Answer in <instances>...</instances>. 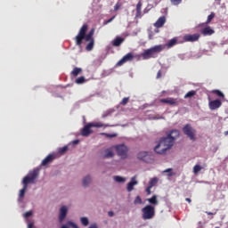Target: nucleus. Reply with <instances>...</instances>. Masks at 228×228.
I'll list each match as a JSON object with an SVG mask.
<instances>
[{"mask_svg": "<svg viewBox=\"0 0 228 228\" xmlns=\"http://www.w3.org/2000/svg\"><path fill=\"white\" fill-rule=\"evenodd\" d=\"M87 31L88 25L84 24L79 29L78 34L75 37L76 45L81 47V45H83V40H86V42L94 40V33H95V28H92L88 34H86Z\"/></svg>", "mask_w": 228, "mask_h": 228, "instance_id": "f257e3e1", "label": "nucleus"}, {"mask_svg": "<svg viewBox=\"0 0 228 228\" xmlns=\"http://www.w3.org/2000/svg\"><path fill=\"white\" fill-rule=\"evenodd\" d=\"M174 147V139L167 136L159 140V143L155 146L154 151L157 154H165L167 151Z\"/></svg>", "mask_w": 228, "mask_h": 228, "instance_id": "f03ea898", "label": "nucleus"}, {"mask_svg": "<svg viewBox=\"0 0 228 228\" xmlns=\"http://www.w3.org/2000/svg\"><path fill=\"white\" fill-rule=\"evenodd\" d=\"M142 220H152L156 216V208L152 205H146L142 208Z\"/></svg>", "mask_w": 228, "mask_h": 228, "instance_id": "7ed1b4c3", "label": "nucleus"}, {"mask_svg": "<svg viewBox=\"0 0 228 228\" xmlns=\"http://www.w3.org/2000/svg\"><path fill=\"white\" fill-rule=\"evenodd\" d=\"M38 177V170L35 169L28 174L23 180L22 184L28 188V184H35V181H37Z\"/></svg>", "mask_w": 228, "mask_h": 228, "instance_id": "20e7f679", "label": "nucleus"}, {"mask_svg": "<svg viewBox=\"0 0 228 228\" xmlns=\"http://www.w3.org/2000/svg\"><path fill=\"white\" fill-rule=\"evenodd\" d=\"M112 149H115L118 156H119L121 159H126L127 158V152H129V148H127L126 144L114 145Z\"/></svg>", "mask_w": 228, "mask_h": 228, "instance_id": "39448f33", "label": "nucleus"}, {"mask_svg": "<svg viewBox=\"0 0 228 228\" xmlns=\"http://www.w3.org/2000/svg\"><path fill=\"white\" fill-rule=\"evenodd\" d=\"M183 134L188 136L190 140H192V141L195 140V134L197 131L191 126V125L190 124L185 125L183 128Z\"/></svg>", "mask_w": 228, "mask_h": 228, "instance_id": "423d86ee", "label": "nucleus"}, {"mask_svg": "<svg viewBox=\"0 0 228 228\" xmlns=\"http://www.w3.org/2000/svg\"><path fill=\"white\" fill-rule=\"evenodd\" d=\"M133 60H134V55H133V53H128L123 56V58L119 60L116 65L117 67H122L124 63H127V61H133Z\"/></svg>", "mask_w": 228, "mask_h": 228, "instance_id": "0eeeda50", "label": "nucleus"}, {"mask_svg": "<svg viewBox=\"0 0 228 228\" xmlns=\"http://www.w3.org/2000/svg\"><path fill=\"white\" fill-rule=\"evenodd\" d=\"M137 159H140L141 161H144V163H151V155L147 151H140L137 154Z\"/></svg>", "mask_w": 228, "mask_h": 228, "instance_id": "6e6552de", "label": "nucleus"}, {"mask_svg": "<svg viewBox=\"0 0 228 228\" xmlns=\"http://www.w3.org/2000/svg\"><path fill=\"white\" fill-rule=\"evenodd\" d=\"M221 107H222V101H220L219 99L213 100L208 102V108L212 111H214L215 110H218V108H221Z\"/></svg>", "mask_w": 228, "mask_h": 228, "instance_id": "1a4fd4ad", "label": "nucleus"}, {"mask_svg": "<svg viewBox=\"0 0 228 228\" xmlns=\"http://www.w3.org/2000/svg\"><path fill=\"white\" fill-rule=\"evenodd\" d=\"M92 123H88L87 125H86L83 129L81 130V135L82 136H89L92 134V133H94V130H92Z\"/></svg>", "mask_w": 228, "mask_h": 228, "instance_id": "9d476101", "label": "nucleus"}, {"mask_svg": "<svg viewBox=\"0 0 228 228\" xmlns=\"http://www.w3.org/2000/svg\"><path fill=\"white\" fill-rule=\"evenodd\" d=\"M200 38V34H192V35L188 34L183 37L184 42H197V40H199Z\"/></svg>", "mask_w": 228, "mask_h": 228, "instance_id": "9b49d317", "label": "nucleus"}, {"mask_svg": "<svg viewBox=\"0 0 228 228\" xmlns=\"http://www.w3.org/2000/svg\"><path fill=\"white\" fill-rule=\"evenodd\" d=\"M159 102H162L164 104H169V106H177V99L175 98H165V99H160Z\"/></svg>", "mask_w": 228, "mask_h": 228, "instance_id": "f8f14e48", "label": "nucleus"}, {"mask_svg": "<svg viewBox=\"0 0 228 228\" xmlns=\"http://www.w3.org/2000/svg\"><path fill=\"white\" fill-rule=\"evenodd\" d=\"M54 159H56V155L49 154L47 157H45L41 165H42V167H47V165H49V163H53V161H54Z\"/></svg>", "mask_w": 228, "mask_h": 228, "instance_id": "ddd939ff", "label": "nucleus"}, {"mask_svg": "<svg viewBox=\"0 0 228 228\" xmlns=\"http://www.w3.org/2000/svg\"><path fill=\"white\" fill-rule=\"evenodd\" d=\"M142 60H151V58H156V56L154 55L152 50L147 49L145 50L142 53Z\"/></svg>", "mask_w": 228, "mask_h": 228, "instance_id": "4468645a", "label": "nucleus"}, {"mask_svg": "<svg viewBox=\"0 0 228 228\" xmlns=\"http://www.w3.org/2000/svg\"><path fill=\"white\" fill-rule=\"evenodd\" d=\"M136 184H138V181H136V176H133L131 181L127 183V186H126L127 191H133Z\"/></svg>", "mask_w": 228, "mask_h": 228, "instance_id": "2eb2a0df", "label": "nucleus"}, {"mask_svg": "<svg viewBox=\"0 0 228 228\" xmlns=\"http://www.w3.org/2000/svg\"><path fill=\"white\" fill-rule=\"evenodd\" d=\"M177 44H183V42L179 41L177 37H174L167 43L166 47H167V49H172V47L177 45Z\"/></svg>", "mask_w": 228, "mask_h": 228, "instance_id": "dca6fc26", "label": "nucleus"}, {"mask_svg": "<svg viewBox=\"0 0 228 228\" xmlns=\"http://www.w3.org/2000/svg\"><path fill=\"white\" fill-rule=\"evenodd\" d=\"M126 38L120 37H116L115 39L112 41V45L113 47H120L122 44H124Z\"/></svg>", "mask_w": 228, "mask_h": 228, "instance_id": "f3484780", "label": "nucleus"}, {"mask_svg": "<svg viewBox=\"0 0 228 228\" xmlns=\"http://www.w3.org/2000/svg\"><path fill=\"white\" fill-rule=\"evenodd\" d=\"M167 22V18L165 16L159 17L157 21L154 23L155 28H163Z\"/></svg>", "mask_w": 228, "mask_h": 228, "instance_id": "a211bd4d", "label": "nucleus"}, {"mask_svg": "<svg viewBox=\"0 0 228 228\" xmlns=\"http://www.w3.org/2000/svg\"><path fill=\"white\" fill-rule=\"evenodd\" d=\"M67 207L62 206L60 209V215H59V221L62 222L65 220V217L67 216Z\"/></svg>", "mask_w": 228, "mask_h": 228, "instance_id": "6ab92c4d", "label": "nucleus"}, {"mask_svg": "<svg viewBox=\"0 0 228 228\" xmlns=\"http://www.w3.org/2000/svg\"><path fill=\"white\" fill-rule=\"evenodd\" d=\"M179 130H172L168 134H167V138H172L173 140V143H175V140H177V138H179Z\"/></svg>", "mask_w": 228, "mask_h": 228, "instance_id": "aec40b11", "label": "nucleus"}, {"mask_svg": "<svg viewBox=\"0 0 228 228\" xmlns=\"http://www.w3.org/2000/svg\"><path fill=\"white\" fill-rule=\"evenodd\" d=\"M151 49L156 58V54H159V53H161V51H163V49H165V46H163V45H157L151 47Z\"/></svg>", "mask_w": 228, "mask_h": 228, "instance_id": "412c9836", "label": "nucleus"}, {"mask_svg": "<svg viewBox=\"0 0 228 228\" xmlns=\"http://www.w3.org/2000/svg\"><path fill=\"white\" fill-rule=\"evenodd\" d=\"M143 5V4H142V1H139L136 4V14L135 17L137 19L142 18V6Z\"/></svg>", "mask_w": 228, "mask_h": 228, "instance_id": "4be33fe9", "label": "nucleus"}, {"mask_svg": "<svg viewBox=\"0 0 228 228\" xmlns=\"http://www.w3.org/2000/svg\"><path fill=\"white\" fill-rule=\"evenodd\" d=\"M214 33L215 30H213L211 27H206L201 29V34L204 35V37H208V35H213Z\"/></svg>", "mask_w": 228, "mask_h": 228, "instance_id": "5701e85b", "label": "nucleus"}, {"mask_svg": "<svg viewBox=\"0 0 228 228\" xmlns=\"http://www.w3.org/2000/svg\"><path fill=\"white\" fill-rule=\"evenodd\" d=\"M81 72H83V69L74 68L73 70L70 72V76H72L73 77H77V76H79Z\"/></svg>", "mask_w": 228, "mask_h": 228, "instance_id": "b1692460", "label": "nucleus"}, {"mask_svg": "<svg viewBox=\"0 0 228 228\" xmlns=\"http://www.w3.org/2000/svg\"><path fill=\"white\" fill-rule=\"evenodd\" d=\"M104 152L105 153L103 155V158L110 159V158H113V156H115V153H113V150H111V148L105 150Z\"/></svg>", "mask_w": 228, "mask_h": 228, "instance_id": "393cba45", "label": "nucleus"}, {"mask_svg": "<svg viewBox=\"0 0 228 228\" xmlns=\"http://www.w3.org/2000/svg\"><path fill=\"white\" fill-rule=\"evenodd\" d=\"M147 200L150 204H152L153 206H158L159 204L157 195H153L151 198H149Z\"/></svg>", "mask_w": 228, "mask_h": 228, "instance_id": "a878e982", "label": "nucleus"}, {"mask_svg": "<svg viewBox=\"0 0 228 228\" xmlns=\"http://www.w3.org/2000/svg\"><path fill=\"white\" fill-rule=\"evenodd\" d=\"M90 183H92V178L90 177V175H87V176L84 177L83 186L85 188H86V186H88V184H90Z\"/></svg>", "mask_w": 228, "mask_h": 228, "instance_id": "bb28decb", "label": "nucleus"}, {"mask_svg": "<svg viewBox=\"0 0 228 228\" xmlns=\"http://www.w3.org/2000/svg\"><path fill=\"white\" fill-rule=\"evenodd\" d=\"M158 177H153L150 180L148 186H151V188H154L158 184Z\"/></svg>", "mask_w": 228, "mask_h": 228, "instance_id": "cd10ccee", "label": "nucleus"}, {"mask_svg": "<svg viewBox=\"0 0 228 228\" xmlns=\"http://www.w3.org/2000/svg\"><path fill=\"white\" fill-rule=\"evenodd\" d=\"M91 126H92L93 127H111V126H110V125H105V124H102V123H101V122H99V123H91Z\"/></svg>", "mask_w": 228, "mask_h": 228, "instance_id": "c85d7f7f", "label": "nucleus"}, {"mask_svg": "<svg viewBox=\"0 0 228 228\" xmlns=\"http://www.w3.org/2000/svg\"><path fill=\"white\" fill-rule=\"evenodd\" d=\"M88 42H89V44L86 45V51H92L94 49L95 41L94 39H90Z\"/></svg>", "mask_w": 228, "mask_h": 228, "instance_id": "c756f323", "label": "nucleus"}, {"mask_svg": "<svg viewBox=\"0 0 228 228\" xmlns=\"http://www.w3.org/2000/svg\"><path fill=\"white\" fill-rule=\"evenodd\" d=\"M194 95H197V91H189L185 95H184V99H190L191 97H193Z\"/></svg>", "mask_w": 228, "mask_h": 228, "instance_id": "7c9ffc66", "label": "nucleus"}, {"mask_svg": "<svg viewBox=\"0 0 228 228\" xmlns=\"http://www.w3.org/2000/svg\"><path fill=\"white\" fill-rule=\"evenodd\" d=\"M27 190H28V187H26V185H23V188L20 191V193H19L20 199H24Z\"/></svg>", "mask_w": 228, "mask_h": 228, "instance_id": "2f4dec72", "label": "nucleus"}, {"mask_svg": "<svg viewBox=\"0 0 228 228\" xmlns=\"http://www.w3.org/2000/svg\"><path fill=\"white\" fill-rule=\"evenodd\" d=\"M61 228H77V225L72 222H68L66 224L62 225Z\"/></svg>", "mask_w": 228, "mask_h": 228, "instance_id": "473e14b6", "label": "nucleus"}, {"mask_svg": "<svg viewBox=\"0 0 228 228\" xmlns=\"http://www.w3.org/2000/svg\"><path fill=\"white\" fill-rule=\"evenodd\" d=\"M86 81V79L85 78V77H77L76 80H75V83L77 85H83V83H85Z\"/></svg>", "mask_w": 228, "mask_h": 228, "instance_id": "72a5a7b5", "label": "nucleus"}, {"mask_svg": "<svg viewBox=\"0 0 228 228\" xmlns=\"http://www.w3.org/2000/svg\"><path fill=\"white\" fill-rule=\"evenodd\" d=\"M102 136H106L107 138H117L118 134H107V133H102Z\"/></svg>", "mask_w": 228, "mask_h": 228, "instance_id": "f704fd0d", "label": "nucleus"}, {"mask_svg": "<svg viewBox=\"0 0 228 228\" xmlns=\"http://www.w3.org/2000/svg\"><path fill=\"white\" fill-rule=\"evenodd\" d=\"M114 181H116V183H126V178L119 175H116L114 176Z\"/></svg>", "mask_w": 228, "mask_h": 228, "instance_id": "c9c22d12", "label": "nucleus"}, {"mask_svg": "<svg viewBox=\"0 0 228 228\" xmlns=\"http://www.w3.org/2000/svg\"><path fill=\"white\" fill-rule=\"evenodd\" d=\"M215 19V12H211L207 19V21L205 24H209L213 20Z\"/></svg>", "mask_w": 228, "mask_h": 228, "instance_id": "e433bc0d", "label": "nucleus"}, {"mask_svg": "<svg viewBox=\"0 0 228 228\" xmlns=\"http://www.w3.org/2000/svg\"><path fill=\"white\" fill-rule=\"evenodd\" d=\"M213 94H216V95H217V97H222V99H224V97H225L224 93H222L220 90H214Z\"/></svg>", "mask_w": 228, "mask_h": 228, "instance_id": "4c0bfd02", "label": "nucleus"}, {"mask_svg": "<svg viewBox=\"0 0 228 228\" xmlns=\"http://www.w3.org/2000/svg\"><path fill=\"white\" fill-rule=\"evenodd\" d=\"M200 170H202V167H200V165H196L193 167L194 174H199V172H200Z\"/></svg>", "mask_w": 228, "mask_h": 228, "instance_id": "58836bf2", "label": "nucleus"}, {"mask_svg": "<svg viewBox=\"0 0 228 228\" xmlns=\"http://www.w3.org/2000/svg\"><path fill=\"white\" fill-rule=\"evenodd\" d=\"M80 220H81L82 225H85V227H86V225H88V224H89L88 218H86V217H81Z\"/></svg>", "mask_w": 228, "mask_h": 228, "instance_id": "ea45409f", "label": "nucleus"}, {"mask_svg": "<svg viewBox=\"0 0 228 228\" xmlns=\"http://www.w3.org/2000/svg\"><path fill=\"white\" fill-rule=\"evenodd\" d=\"M68 151H69L68 146H64V147L59 149L60 154H65V152H67Z\"/></svg>", "mask_w": 228, "mask_h": 228, "instance_id": "a19ab883", "label": "nucleus"}, {"mask_svg": "<svg viewBox=\"0 0 228 228\" xmlns=\"http://www.w3.org/2000/svg\"><path fill=\"white\" fill-rule=\"evenodd\" d=\"M171 4H174V6H179L181 3H183V0H170Z\"/></svg>", "mask_w": 228, "mask_h": 228, "instance_id": "79ce46f5", "label": "nucleus"}, {"mask_svg": "<svg viewBox=\"0 0 228 228\" xmlns=\"http://www.w3.org/2000/svg\"><path fill=\"white\" fill-rule=\"evenodd\" d=\"M127 102H129V97H125V98H123V100L120 102V105H121V106H126V104H127Z\"/></svg>", "mask_w": 228, "mask_h": 228, "instance_id": "37998d69", "label": "nucleus"}, {"mask_svg": "<svg viewBox=\"0 0 228 228\" xmlns=\"http://www.w3.org/2000/svg\"><path fill=\"white\" fill-rule=\"evenodd\" d=\"M164 173H167L168 177H172V175H175V174H174V173L172 172V168H167V169H166V170L164 171Z\"/></svg>", "mask_w": 228, "mask_h": 228, "instance_id": "c03bdc74", "label": "nucleus"}, {"mask_svg": "<svg viewBox=\"0 0 228 228\" xmlns=\"http://www.w3.org/2000/svg\"><path fill=\"white\" fill-rule=\"evenodd\" d=\"M142 198L140 196H136V198L134 199V204H142Z\"/></svg>", "mask_w": 228, "mask_h": 228, "instance_id": "a18cd8bd", "label": "nucleus"}, {"mask_svg": "<svg viewBox=\"0 0 228 228\" xmlns=\"http://www.w3.org/2000/svg\"><path fill=\"white\" fill-rule=\"evenodd\" d=\"M114 20H115V16H112L110 19L103 21V26H107V24H110V22H113Z\"/></svg>", "mask_w": 228, "mask_h": 228, "instance_id": "49530a36", "label": "nucleus"}, {"mask_svg": "<svg viewBox=\"0 0 228 228\" xmlns=\"http://www.w3.org/2000/svg\"><path fill=\"white\" fill-rule=\"evenodd\" d=\"M122 6V4L117 3L114 6V12H118L120 10V7Z\"/></svg>", "mask_w": 228, "mask_h": 228, "instance_id": "de8ad7c7", "label": "nucleus"}, {"mask_svg": "<svg viewBox=\"0 0 228 228\" xmlns=\"http://www.w3.org/2000/svg\"><path fill=\"white\" fill-rule=\"evenodd\" d=\"M33 216V211H28L24 214L25 218H29V216Z\"/></svg>", "mask_w": 228, "mask_h": 228, "instance_id": "09e8293b", "label": "nucleus"}, {"mask_svg": "<svg viewBox=\"0 0 228 228\" xmlns=\"http://www.w3.org/2000/svg\"><path fill=\"white\" fill-rule=\"evenodd\" d=\"M151 190H152V187H151V186H147V188H146V190H145V191H146V193H147V195H151L152 192L151 191Z\"/></svg>", "mask_w": 228, "mask_h": 228, "instance_id": "8fccbe9b", "label": "nucleus"}, {"mask_svg": "<svg viewBox=\"0 0 228 228\" xmlns=\"http://www.w3.org/2000/svg\"><path fill=\"white\" fill-rule=\"evenodd\" d=\"M161 77V70H159L157 73V79H159Z\"/></svg>", "mask_w": 228, "mask_h": 228, "instance_id": "3c124183", "label": "nucleus"}, {"mask_svg": "<svg viewBox=\"0 0 228 228\" xmlns=\"http://www.w3.org/2000/svg\"><path fill=\"white\" fill-rule=\"evenodd\" d=\"M108 215H109V216H113L115 214L113 213V211H109Z\"/></svg>", "mask_w": 228, "mask_h": 228, "instance_id": "603ef678", "label": "nucleus"}, {"mask_svg": "<svg viewBox=\"0 0 228 228\" xmlns=\"http://www.w3.org/2000/svg\"><path fill=\"white\" fill-rule=\"evenodd\" d=\"M28 228H33V223H29Z\"/></svg>", "mask_w": 228, "mask_h": 228, "instance_id": "864d4df0", "label": "nucleus"}, {"mask_svg": "<svg viewBox=\"0 0 228 228\" xmlns=\"http://www.w3.org/2000/svg\"><path fill=\"white\" fill-rule=\"evenodd\" d=\"M88 228H97V224H92V225L89 226Z\"/></svg>", "mask_w": 228, "mask_h": 228, "instance_id": "5fc2aeb1", "label": "nucleus"}, {"mask_svg": "<svg viewBox=\"0 0 228 228\" xmlns=\"http://www.w3.org/2000/svg\"><path fill=\"white\" fill-rule=\"evenodd\" d=\"M185 200L186 202H189V203L191 202V200L190 198H186Z\"/></svg>", "mask_w": 228, "mask_h": 228, "instance_id": "6e6d98bb", "label": "nucleus"}, {"mask_svg": "<svg viewBox=\"0 0 228 228\" xmlns=\"http://www.w3.org/2000/svg\"><path fill=\"white\" fill-rule=\"evenodd\" d=\"M73 143H75V144L79 143V140H75V141L73 142Z\"/></svg>", "mask_w": 228, "mask_h": 228, "instance_id": "4d7b16f0", "label": "nucleus"}, {"mask_svg": "<svg viewBox=\"0 0 228 228\" xmlns=\"http://www.w3.org/2000/svg\"><path fill=\"white\" fill-rule=\"evenodd\" d=\"M207 215H214L213 212H206Z\"/></svg>", "mask_w": 228, "mask_h": 228, "instance_id": "13d9d810", "label": "nucleus"}, {"mask_svg": "<svg viewBox=\"0 0 228 228\" xmlns=\"http://www.w3.org/2000/svg\"><path fill=\"white\" fill-rule=\"evenodd\" d=\"M224 134H225V135H228V131L224 132Z\"/></svg>", "mask_w": 228, "mask_h": 228, "instance_id": "bf43d9fd", "label": "nucleus"}, {"mask_svg": "<svg viewBox=\"0 0 228 228\" xmlns=\"http://www.w3.org/2000/svg\"><path fill=\"white\" fill-rule=\"evenodd\" d=\"M143 12H144V13H147V9H144V11H143Z\"/></svg>", "mask_w": 228, "mask_h": 228, "instance_id": "052dcab7", "label": "nucleus"}]
</instances>
